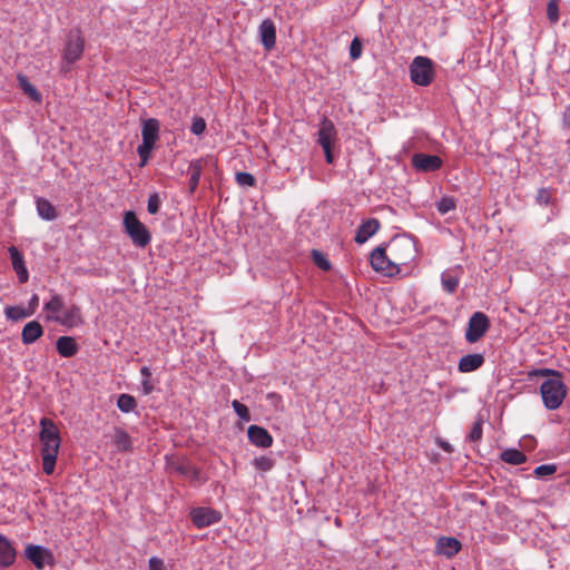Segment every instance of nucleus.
Here are the masks:
<instances>
[{"label": "nucleus", "instance_id": "5", "mask_svg": "<svg viewBox=\"0 0 570 570\" xmlns=\"http://www.w3.org/2000/svg\"><path fill=\"white\" fill-rule=\"evenodd\" d=\"M124 227L136 246L144 248L150 243L151 235L148 228L137 218L134 212L129 210L125 213Z\"/></svg>", "mask_w": 570, "mask_h": 570}, {"label": "nucleus", "instance_id": "51", "mask_svg": "<svg viewBox=\"0 0 570 570\" xmlns=\"http://www.w3.org/2000/svg\"><path fill=\"white\" fill-rule=\"evenodd\" d=\"M564 116L569 118V124L568 126H570V107L567 108L566 112H564Z\"/></svg>", "mask_w": 570, "mask_h": 570}, {"label": "nucleus", "instance_id": "43", "mask_svg": "<svg viewBox=\"0 0 570 570\" xmlns=\"http://www.w3.org/2000/svg\"><path fill=\"white\" fill-rule=\"evenodd\" d=\"M205 129H206V121L202 117L194 118L191 127H190V131L194 135L199 136L205 131Z\"/></svg>", "mask_w": 570, "mask_h": 570}, {"label": "nucleus", "instance_id": "48", "mask_svg": "<svg viewBox=\"0 0 570 570\" xmlns=\"http://www.w3.org/2000/svg\"><path fill=\"white\" fill-rule=\"evenodd\" d=\"M140 374L142 375V377H147V379H150L151 376V371L148 366H144L140 368Z\"/></svg>", "mask_w": 570, "mask_h": 570}, {"label": "nucleus", "instance_id": "52", "mask_svg": "<svg viewBox=\"0 0 570 570\" xmlns=\"http://www.w3.org/2000/svg\"><path fill=\"white\" fill-rule=\"evenodd\" d=\"M62 70H63V71H68V70H69V67L62 66Z\"/></svg>", "mask_w": 570, "mask_h": 570}, {"label": "nucleus", "instance_id": "10", "mask_svg": "<svg viewBox=\"0 0 570 570\" xmlns=\"http://www.w3.org/2000/svg\"><path fill=\"white\" fill-rule=\"evenodd\" d=\"M49 321H53L69 328L79 326L83 323L81 309L77 305H70L69 307H65L60 316L50 315Z\"/></svg>", "mask_w": 570, "mask_h": 570}, {"label": "nucleus", "instance_id": "40", "mask_svg": "<svg viewBox=\"0 0 570 570\" xmlns=\"http://www.w3.org/2000/svg\"><path fill=\"white\" fill-rule=\"evenodd\" d=\"M557 466L554 464H542L534 469V474L538 478L552 475L556 473Z\"/></svg>", "mask_w": 570, "mask_h": 570}, {"label": "nucleus", "instance_id": "2", "mask_svg": "<svg viewBox=\"0 0 570 570\" xmlns=\"http://www.w3.org/2000/svg\"><path fill=\"white\" fill-rule=\"evenodd\" d=\"M533 376H553L542 382L540 395L544 407L549 411L559 409L568 394V389L561 380V373L551 368L534 370Z\"/></svg>", "mask_w": 570, "mask_h": 570}, {"label": "nucleus", "instance_id": "41", "mask_svg": "<svg viewBox=\"0 0 570 570\" xmlns=\"http://www.w3.org/2000/svg\"><path fill=\"white\" fill-rule=\"evenodd\" d=\"M481 438H482V422L476 421V422H474V424L471 428V431L468 435V440L471 442H476V441L481 440Z\"/></svg>", "mask_w": 570, "mask_h": 570}, {"label": "nucleus", "instance_id": "15", "mask_svg": "<svg viewBox=\"0 0 570 570\" xmlns=\"http://www.w3.org/2000/svg\"><path fill=\"white\" fill-rule=\"evenodd\" d=\"M8 252H9L10 258H11L12 267L19 278V282L20 283L28 282L29 273L26 267L22 253L14 246H10Z\"/></svg>", "mask_w": 570, "mask_h": 570}, {"label": "nucleus", "instance_id": "21", "mask_svg": "<svg viewBox=\"0 0 570 570\" xmlns=\"http://www.w3.org/2000/svg\"><path fill=\"white\" fill-rule=\"evenodd\" d=\"M56 348L60 356L72 357L78 353L79 346L71 336H60L56 342Z\"/></svg>", "mask_w": 570, "mask_h": 570}, {"label": "nucleus", "instance_id": "32", "mask_svg": "<svg viewBox=\"0 0 570 570\" xmlns=\"http://www.w3.org/2000/svg\"><path fill=\"white\" fill-rule=\"evenodd\" d=\"M6 315L8 318H11L13 321H18V320H22V318H26L28 316H31L32 315V311H28L23 307H13V306H10V307H7L6 308Z\"/></svg>", "mask_w": 570, "mask_h": 570}, {"label": "nucleus", "instance_id": "12", "mask_svg": "<svg viewBox=\"0 0 570 570\" xmlns=\"http://www.w3.org/2000/svg\"><path fill=\"white\" fill-rule=\"evenodd\" d=\"M26 557L35 564L37 569H43L47 563L52 561L51 552L40 546H28L26 548Z\"/></svg>", "mask_w": 570, "mask_h": 570}, {"label": "nucleus", "instance_id": "13", "mask_svg": "<svg viewBox=\"0 0 570 570\" xmlns=\"http://www.w3.org/2000/svg\"><path fill=\"white\" fill-rule=\"evenodd\" d=\"M318 138L317 142L322 146L323 149H327V147H332V142L336 139L337 131L333 124V121L326 117H324L320 124L318 129Z\"/></svg>", "mask_w": 570, "mask_h": 570}, {"label": "nucleus", "instance_id": "28", "mask_svg": "<svg viewBox=\"0 0 570 570\" xmlns=\"http://www.w3.org/2000/svg\"><path fill=\"white\" fill-rule=\"evenodd\" d=\"M501 460L509 464L519 465L527 461V455L518 449H507L501 453Z\"/></svg>", "mask_w": 570, "mask_h": 570}, {"label": "nucleus", "instance_id": "1", "mask_svg": "<svg viewBox=\"0 0 570 570\" xmlns=\"http://www.w3.org/2000/svg\"><path fill=\"white\" fill-rule=\"evenodd\" d=\"M416 253L413 238L405 235L395 236L385 247H376L371 253V265L385 276H395L401 273L403 266L415 259Z\"/></svg>", "mask_w": 570, "mask_h": 570}, {"label": "nucleus", "instance_id": "27", "mask_svg": "<svg viewBox=\"0 0 570 570\" xmlns=\"http://www.w3.org/2000/svg\"><path fill=\"white\" fill-rule=\"evenodd\" d=\"M18 82L21 90L28 95L32 100L40 102L42 97L41 94L37 90V88L29 81L27 76L18 75Z\"/></svg>", "mask_w": 570, "mask_h": 570}, {"label": "nucleus", "instance_id": "49", "mask_svg": "<svg viewBox=\"0 0 570 570\" xmlns=\"http://www.w3.org/2000/svg\"><path fill=\"white\" fill-rule=\"evenodd\" d=\"M440 446L448 453H451L453 450L452 446L445 441H441Z\"/></svg>", "mask_w": 570, "mask_h": 570}, {"label": "nucleus", "instance_id": "31", "mask_svg": "<svg viewBox=\"0 0 570 570\" xmlns=\"http://www.w3.org/2000/svg\"><path fill=\"white\" fill-rule=\"evenodd\" d=\"M441 282H442L443 288L448 293H453V292H455V289L459 285V276L453 274L452 272H444L441 275Z\"/></svg>", "mask_w": 570, "mask_h": 570}, {"label": "nucleus", "instance_id": "46", "mask_svg": "<svg viewBox=\"0 0 570 570\" xmlns=\"http://www.w3.org/2000/svg\"><path fill=\"white\" fill-rule=\"evenodd\" d=\"M38 305H39V297H38V295L35 294V295H32V297H31V299L29 302L28 311H32V315H33L36 309H37V307H38Z\"/></svg>", "mask_w": 570, "mask_h": 570}, {"label": "nucleus", "instance_id": "53", "mask_svg": "<svg viewBox=\"0 0 570 570\" xmlns=\"http://www.w3.org/2000/svg\"><path fill=\"white\" fill-rule=\"evenodd\" d=\"M268 397H278L276 394H269Z\"/></svg>", "mask_w": 570, "mask_h": 570}, {"label": "nucleus", "instance_id": "4", "mask_svg": "<svg viewBox=\"0 0 570 570\" xmlns=\"http://www.w3.org/2000/svg\"><path fill=\"white\" fill-rule=\"evenodd\" d=\"M160 124L156 118H148L142 121L141 137L142 141L137 148L140 158V166H145L150 157L156 141L159 138Z\"/></svg>", "mask_w": 570, "mask_h": 570}, {"label": "nucleus", "instance_id": "7", "mask_svg": "<svg viewBox=\"0 0 570 570\" xmlns=\"http://www.w3.org/2000/svg\"><path fill=\"white\" fill-rule=\"evenodd\" d=\"M85 49V39L79 30H71L66 40L62 59L66 65L78 61Z\"/></svg>", "mask_w": 570, "mask_h": 570}, {"label": "nucleus", "instance_id": "47", "mask_svg": "<svg viewBox=\"0 0 570 570\" xmlns=\"http://www.w3.org/2000/svg\"><path fill=\"white\" fill-rule=\"evenodd\" d=\"M325 154V159L327 164H333L334 156L332 154V147H327V149H323Z\"/></svg>", "mask_w": 570, "mask_h": 570}, {"label": "nucleus", "instance_id": "29", "mask_svg": "<svg viewBox=\"0 0 570 570\" xmlns=\"http://www.w3.org/2000/svg\"><path fill=\"white\" fill-rule=\"evenodd\" d=\"M112 442L118 451H128L131 448V440L129 434L122 429H116Z\"/></svg>", "mask_w": 570, "mask_h": 570}, {"label": "nucleus", "instance_id": "11", "mask_svg": "<svg viewBox=\"0 0 570 570\" xmlns=\"http://www.w3.org/2000/svg\"><path fill=\"white\" fill-rule=\"evenodd\" d=\"M442 159L436 155L414 154L412 165L420 171H435L442 167Z\"/></svg>", "mask_w": 570, "mask_h": 570}, {"label": "nucleus", "instance_id": "39", "mask_svg": "<svg viewBox=\"0 0 570 570\" xmlns=\"http://www.w3.org/2000/svg\"><path fill=\"white\" fill-rule=\"evenodd\" d=\"M363 45L360 38L355 37L350 46V57L352 60H356L362 55Z\"/></svg>", "mask_w": 570, "mask_h": 570}, {"label": "nucleus", "instance_id": "44", "mask_svg": "<svg viewBox=\"0 0 570 570\" xmlns=\"http://www.w3.org/2000/svg\"><path fill=\"white\" fill-rule=\"evenodd\" d=\"M149 570H166L164 561L160 558L151 557L149 559Z\"/></svg>", "mask_w": 570, "mask_h": 570}, {"label": "nucleus", "instance_id": "25", "mask_svg": "<svg viewBox=\"0 0 570 570\" xmlns=\"http://www.w3.org/2000/svg\"><path fill=\"white\" fill-rule=\"evenodd\" d=\"M203 173V161L202 159L193 160L187 169V174L189 175V189L190 193H194L199 184V179Z\"/></svg>", "mask_w": 570, "mask_h": 570}, {"label": "nucleus", "instance_id": "18", "mask_svg": "<svg viewBox=\"0 0 570 570\" xmlns=\"http://www.w3.org/2000/svg\"><path fill=\"white\" fill-rule=\"evenodd\" d=\"M484 356L480 353L466 354L462 356L458 364L460 373H470L480 368L484 364Z\"/></svg>", "mask_w": 570, "mask_h": 570}, {"label": "nucleus", "instance_id": "36", "mask_svg": "<svg viewBox=\"0 0 570 570\" xmlns=\"http://www.w3.org/2000/svg\"><path fill=\"white\" fill-rule=\"evenodd\" d=\"M232 406L234 409V411L236 412V414L243 420V421H250V413H249V410L248 407L240 403L239 401L237 400H234L232 402Z\"/></svg>", "mask_w": 570, "mask_h": 570}, {"label": "nucleus", "instance_id": "26", "mask_svg": "<svg viewBox=\"0 0 570 570\" xmlns=\"http://www.w3.org/2000/svg\"><path fill=\"white\" fill-rule=\"evenodd\" d=\"M46 312V320L49 321V316H60L65 309V303L60 295L55 294L49 302L43 306Z\"/></svg>", "mask_w": 570, "mask_h": 570}, {"label": "nucleus", "instance_id": "24", "mask_svg": "<svg viewBox=\"0 0 570 570\" xmlns=\"http://www.w3.org/2000/svg\"><path fill=\"white\" fill-rule=\"evenodd\" d=\"M38 215L46 220H53L58 217L57 209L55 206L46 198H37L36 200Z\"/></svg>", "mask_w": 570, "mask_h": 570}, {"label": "nucleus", "instance_id": "14", "mask_svg": "<svg viewBox=\"0 0 570 570\" xmlns=\"http://www.w3.org/2000/svg\"><path fill=\"white\" fill-rule=\"evenodd\" d=\"M248 440L258 448H269L273 444V438L269 432L258 425H250L247 430Z\"/></svg>", "mask_w": 570, "mask_h": 570}, {"label": "nucleus", "instance_id": "19", "mask_svg": "<svg viewBox=\"0 0 570 570\" xmlns=\"http://www.w3.org/2000/svg\"><path fill=\"white\" fill-rule=\"evenodd\" d=\"M380 226L381 224L376 218H368L364 220L357 229L355 242L358 244L365 243L380 229Z\"/></svg>", "mask_w": 570, "mask_h": 570}, {"label": "nucleus", "instance_id": "16", "mask_svg": "<svg viewBox=\"0 0 570 570\" xmlns=\"http://www.w3.org/2000/svg\"><path fill=\"white\" fill-rule=\"evenodd\" d=\"M261 41L266 50H272L276 43V27L271 19H265L259 26Z\"/></svg>", "mask_w": 570, "mask_h": 570}, {"label": "nucleus", "instance_id": "3", "mask_svg": "<svg viewBox=\"0 0 570 570\" xmlns=\"http://www.w3.org/2000/svg\"><path fill=\"white\" fill-rule=\"evenodd\" d=\"M40 425L39 439L41 443L42 470L47 475H51L55 472L61 440L59 430L51 420L43 417L40 421Z\"/></svg>", "mask_w": 570, "mask_h": 570}, {"label": "nucleus", "instance_id": "34", "mask_svg": "<svg viewBox=\"0 0 570 570\" xmlns=\"http://www.w3.org/2000/svg\"><path fill=\"white\" fill-rule=\"evenodd\" d=\"M313 262L322 271H330L332 265L327 257L320 250L313 249L312 252Z\"/></svg>", "mask_w": 570, "mask_h": 570}, {"label": "nucleus", "instance_id": "42", "mask_svg": "<svg viewBox=\"0 0 570 570\" xmlns=\"http://www.w3.org/2000/svg\"><path fill=\"white\" fill-rule=\"evenodd\" d=\"M160 206V199L158 194L154 193L148 197L147 209L148 213L155 215L158 213Z\"/></svg>", "mask_w": 570, "mask_h": 570}, {"label": "nucleus", "instance_id": "33", "mask_svg": "<svg viewBox=\"0 0 570 570\" xmlns=\"http://www.w3.org/2000/svg\"><path fill=\"white\" fill-rule=\"evenodd\" d=\"M274 465L275 461L266 455L258 456L254 460V466L262 472H267L272 470Z\"/></svg>", "mask_w": 570, "mask_h": 570}, {"label": "nucleus", "instance_id": "23", "mask_svg": "<svg viewBox=\"0 0 570 570\" xmlns=\"http://www.w3.org/2000/svg\"><path fill=\"white\" fill-rule=\"evenodd\" d=\"M16 560V550L10 541L0 534V567L8 568Z\"/></svg>", "mask_w": 570, "mask_h": 570}, {"label": "nucleus", "instance_id": "45", "mask_svg": "<svg viewBox=\"0 0 570 570\" xmlns=\"http://www.w3.org/2000/svg\"><path fill=\"white\" fill-rule=\"evenodd\" d=\"M141 386H142V392L145 395H149L155 389L150 379H147V377H144V380L141 381Z\"/></svg>", "mask_w": 570, "mask_h": 570}, {"label": "nucleus", "instance_id": "22", "mask_svg": "<svg viewBox=\"0 0 570 570\" xmlns=\"http://www.w3.org/2000/svg\"><path fill=\"white\" fill-rule=\"evenodd\" d=\"M171 466L177 473L191 481L204 482V479H202L200 476L199 470L186 460L173 463Z\"/></svg>", "mask_w": 570, "mask_h": 570}, {"label": "nucleus", "instance_id": "17", "mask_svg": "<svg viewBox=\"0 0 570 570\" xmlns=\"http://www.w3.org/2000/svg\"><path fill=\"white\" fill-rule=\"evenodd\" d=\"M462 546L461 542L452 537H442L436 542V553L452 558L459 553Z\"/></svg>", "mask_w": 570, "mask_h": 570}, {"label": "nucleus", "instance_id": "20", "mask_svg": "<svg viewBox=\"0 0 570 570\" xmlns=\"http://www.w3.org/2000/svg\"><path fill=\"white\" fill-rule=\"evenodd\" d=\"M43 335V327L38 321L28 322L21 332V341L26 345L35 343Z\"/></svg>", "mask_w": 570, "mask_h": 570}, {"label": "nucleus", "instance_id": "50", "mask_svg": "<svg viewBox=\"0 0 570 570\" xmlns=\"http://www.w3.org/2000/svg\"><path fill=\"white\" fill-rule=\"evenodd\" d=\"M539 199H543L544 203H548V195H547V191L544 189H541L540 193H539Z\"/></svg>", "mask_w": 570, "mask_h": 570}, {"label": "nucleus", "instance_id": "6", "mask_svg": "<svg viewBox=\"0 0 570 570\" xmlns=\"http://www.w3.org/2000/svg\"><path fill=\"white\" fill-rule=\"evenodd\" d=\"M410 77L417 86H429L435 77L433 61L428 57H415L410 65Z\"/></svg>", "mask_w": 570, "mask_h": 570}, {"label": "nucleus", "instance_id": "37", "mask_svg": "<svg viewBox=\"0 0 570 570\" xmlns=\"http://www.w3.org/2000/svg\"><path fill=\"white\" fill-rule=\"evenodd\" d=\"M455 200L452 197H443L436 204V208L440 214L444 215L455 208Z\"/></svg>", "mask_w": 570, "mask_h": 570}, {"label": "nucleus", "instance_id": "8", "mask_svg": "<svg viewBox=\"0 0 570 570\" xmlns=\"http://www.w3.org/2000/svg\"><path fill=\"white\" fill-rule=\"evenodd\" d=\"M489 327L490 321L488 316L482 312H475L468 322L465 340L469 343H476L485 335Z\"/></svg>", "mask_w": 570, "mask_h": 570}, {"label": "nucleus", "instance_id": "30", "mask_svg": "<svg viewBox=\"0 0 570 570\" xmlns=\"http://www.w3.org/2000/svg\"><path fill=\"white\" fill-rule=\"evenodd\" d=\"M117 406L121 412L129 413L136 409L137 402L132 395L124 393L119 395Z\"/></svg>", "mask_w": 570, "mask_h": 570}, {"label": "nucleus", "instance_id": "9", "mask_svg": "<svg viewBox=\"0 0 570 570\" xmlns=\"http://www.w3.org/2000/svg\"><path fill=\"white\" fill-rule=\"evenodd\" d=\"M190 519L195 527L203 529L217 523L222 519V515L218 511L212 508L202 507L195 508L190 511Z\"/></svg>", "mask_w": 570, "mask_h": 570}, {"label": "nucleus", "instance_id": "35", "mask_svg": "<svg viewBox=\"0 0 570 570\" xmlns=\"http://www.w3.org/2000/svg\"><path fill=\"white\" fill-rule=\"evenodd\" d=\"M547 17L551 23L559 21V1L550 0L547 6Z\"/></svg>", "mask_w": 570, "mask_h": 570}, {"label": "nucleus", "instance_id": "38", "mask_svg": "<svg viewBox=\"0 0 570 570\" xmlns=\"http://www.w3.org/2000/svg\"><path fill=\"white\" fill-rule=\"evenodd\" d=\"M235 178L239 186L253 187L256 183L255 177L246 171L237 173Z\"/></svg>", "mask_w": 570, "mask_h": 570}]
</instances>
